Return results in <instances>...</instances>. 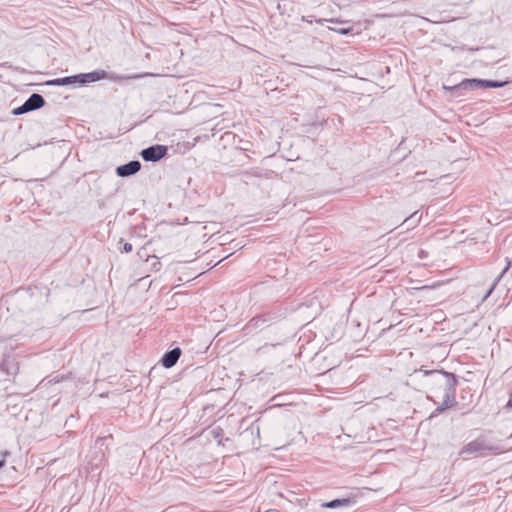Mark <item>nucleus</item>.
<instances>
[{
    "instance_id": "obj_5",
    "label": "nucleus",
    "mask_w": 512,
    "mask_h": 512,
    "mask_svg": "<svg viewBox=\"0 0 512 512\" xmlns=\"http://www.w3.org/2000/svg\"><path fill=\"white\" fill-rule=\"evenodd\" d=\"M167 147L164 145H153L141 151V157L145 161L156 162L167 154Z\"/></svg>"
},
{
    "instance_id": "obj_11",
    "label": "nucleus",
    "mask_w": 512,
    "mask_h": 512,
    "mask_svg": "<svg viewBox=\"0 0 512 512\" xmlns=\"http://www.w3.org/2000/svg\"><path fill=\"white\" fill-rule=\"evenodd\" d=\"M24 113H27V112H26V111H25V109L23 108V105H21V106H19V107H17V108H14V109L12 110V114H13V115H21V114H24Z\"/></svg>"
},
{
    "instance_id": "obj_17",
    "label": "nucleus",
    "mask_w": 512,
    "mask_h": 512,
    "mask_svg": "<svg viewBox=\"0 0 512 512\" xmlns=\"http://www.w3.org/2000/svg\"><path fill=\"white\" fill-rule=\"evenodd\" d=\"M433 287H434V286L424 285V286H422V287H419L418 289H420V290H426V289H431V288H433Z\"/></svg>"
},
{
    "instance_id": "obj_6",
    "label": "nucleus",
    "mask_w": 512,
    "mask_h": 512,
    "mask_svg": "<svg viewBox=\"0 0 512 512\" xmlns=\"http://www.w3.org/2000/svg\"><path fill=\"white\" fill-rule=\"evenodd\" d=\"M141 169V163L138 160H132L116 168V174L119 177H129L136 174Z\"/></svg>"
},
{
    "instance_id": "obj_20",
    "label": "nucleus",
    "mask_w": 512,
    "mask_h": 512,
    "mask_svg": "<svg viewBox=\"0 0 512 512\" xmlns=\"http://www.w3.org/2000/svg\"><path fill=\"white\" fill-rule=\"evenodd\" d=\"M331 23H335V24H338V21H335V20H330Z\"/></svg>"
},
{
    "instance_id": "obj_13",
    "label": "nucleus",
    "mask_w": 512,
    "mask_h": 512,
    "mask_svg": "<svg viewBox=\"0 0 512 512\" xmlns=\"http://www.w3.org/2000/svg\"><path fill=\"white\" fill-rule=\"evenodd\" d=\"M511 265H512V258L510 260H508L506 267L504 268L502 273L499 275L497 281L507 272V270L510 268Z\"/></svg>"
},
{
    "instance_id": "obj_3",
    "label": "nucleus",
    "mask_w": 512,
    "mask_h": 512,
    "mask_svg": "<svg viewBox=\"0 0 512 512\" xmlns=\"http://www.w3.org/2000/svg\"><path fill=\"white\" fill-rule=\"evenodd\" d=\"M501 451V447L498 444H494L485 437H478L475 440L466 444L460 454L475 455V456H486L490 453H498Z\"/></svg>"
},
{
    "instance_id": "obj_9",
    "label": "nucleus",
    "mask_w": 512,
    "mask_h": 512,
    "mask_svg": "<svg viewBox=\"0 0 512 512\" xmlns=\"http://www.w3.org/2000/svg\"><path fill=\"white\" fill-rule=\"evenodd\" d=\"M26 101L33 110H37L45 105V99L38 93H33Z\"/></svg>"
},
{
    "instance_id": "obj_10",
    "label": "nucleus",
    "mask_w": 512,
    "mask_h": 512,
    "mask_svg": "<svg viewBox=\"0 0 512 512\" xmlns=\"http://www.w3.org/2000/svg\"><path fill=\"white\" fill-rule=\"evenodd\" d=\"M330 29L339 34H348L351 30L350 27H330Z\"/></svg>"
},
{
    "instance_id": "obj_19",
    "label": "nucleus",
    "mask_w": 512,
    "mask_h": 512,
    "mask_svg": "<svg viewBox=\"0 0 512 512\" xmlns=\"http://www.w3.org/2000/svg\"><path fill=\"white\" fill-rule=\"evenodd\" d=\"M5 465V460H0V468Z\"/></svg>"
},
{
    "instance_id": "obj_14",
    "label": "nucleus",
    "mask_w": 512,
    "mask_h": 512,
    "mask_svg": "<svg viewBox=\"0 0 512 512\" xmlns=\"http://www.w3.org/2000/svg\"><path fill=\"white\" fill-rule=\"evenodd\" d=\"M23 108L25 109L26 112H30V111H34L30 105L27 103V101H25L23 104Z\"/></svg>"
},
{
    "instance_id": "obj_7",
    "label": "nucleus",
    "mask_w": 512,
    "mask_h": 512,
    "mask_svg": "<svg viewBox=\"0 0 512 512\" xmlns=\"http://www.w3.org/2000/svg\"><path fill=\"white\" fill-rule=\"evenodd\" d=\"M180 356L181 349L179 347H175L163 355L161 359V364L165 368H171L177 363Z\"/></svg>"
},
{
    "instance_id": "obj_4",
    "label": "nucleus",
    "mask_w": 512,
    "mask_h": 512,
    "mask_svg": "<svg viewBox=\"0 0 512 512\" xmlns=\"http://www.w3.org/2000/svg\"><path fill=\"white\" fill-rule=\"evenodd\" d=\"M507 82L482 80V79H465L460 84L451 87L450 89L455 92H462L464 90H473L476 88H500Z\"/></svg>"
},
{
    "instance_id": "obj_15",
    "label": "nucleus",
    "mask_w": 512,
    "mask_h": 512,
    "mask_svg": "<svg viewBox=\"0 0 512 512\" xmlns=\"http://www.w3.org/2000/svg\"><path fill=\"white\" fill-rule=\"evenodd\" d=\"M494 286H495V284L487 291V293L484 296V300L490 296V294L492 293V291L494 289Z\"/></svg>"
},
{
    "instance_id": "obj_1",
    "label": "nucleus",
    "mask_w": 512,
    "mask_h": 512,
    "mask_svg": "<svg viewBox=\"0 0 512 512\" xmlns=\"http://www.w3.org/2000/svg\"><path fill=\"white\" fill-rule=\"evenodd\" d=\"M425 374H431L435 377V382L440 385L443 389V395L441 397L442 402L436 411L442 412L448 408L453 407L456 404L455 394L457 379L454 374L443 371H425Z\"/></svg>"
},
{
    "instance_id": "obj_18",
    "label": "nucleus",
    "mask_w": 512,
    "mask_h": 512,
    "mask_svg": "<svg viewBox=\"0 0 512 512\" xmlns=\"http://www.w3.org/2000/svg\"><path fill=\"white\" fill-rule=\"evenodd\" d=\"M507 406L512 408V393L510 394V398H509V401L507 403Z\"/></svg>"
},
{
    "instance_id": "obj_12",
    "label": "nucleus",
    "mask_w": 512,
    "mask_h": 512,
    "mask_svg": "<svg viewBox=\"0 0 512 512\" xmlns=\"http://www.w3.org/2000/svg\"><path fill=\"white\" fill-rule=\"evenodd\" d=\"M133 250L132 244L130 243H124L122 247V252L129 253Z\"/></svg>"
},
{
    "instance_id": "obj_2",
    "label": "nucleus",
    "mask_w": 512,
    "mask_h": 512,
    "mask_svg": "<svg viewBox=\"0 0 512 512\" xmlns=\"http://www.w3.org/2000/svg\"><path fill=\"white\" fill-rule=\"evenodd\" d=\"M107 77V73L104 70H96L89 73H82L78 75L57 78L49 82L55 86H66V85H78L83 86L88 83L96 82Z\"/></svg>"
},
{
    "instance_id": "obj_8",
    "label": "nucleus",
    "mask_w": 512,
    "mask_h": 512,
    "mask_svg": "<svg viewBox=\"0 0 512 512\" xmlns=\"http://www.w3.org/2000/svg\"><path fill=\"white\" fill-rule=\"evenodd\" d=\"M353 501L350 498H344V499H335L329 502H325L322 504L325 508H338V507H349Z\"/></svg>"
},
{
    "instance_id": "obj_16",
    "label": "nucleus",
    "mask_w": 512,
    "mask_h": 512,
    "mask_svg": "<svg viewBox=\"0 0 512 512\" xmlns=\"http://www.w3.org/2000/svg\"><path fill=\"white\" fill-rule=\"evenodd\" d=\"M426 255L427 253L424 250L419 251V258L423 259L424 257H426Z\"/></svg>"
}]
</instances>
